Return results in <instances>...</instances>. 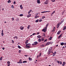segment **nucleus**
Masks as SVG:
<instances>
[{
    "label": "nucleus",
    "mask_w": 66,
    "mask_h": 66,
    "mask_svg": "<svg viewBox=\"0 0 66 66\" xmlns=\"http://www.w3.org/2000/svg\"><path fill=\"white\" fill-rule=\"evenodd\" d=\"M52 2H54L55 1V0H51Z\"/></svg>",
    "instance_id": "c9c22d12"
},
{
    "label": "nucleus",
    "mask_w": 66,
    "mask_h": 66,
    "mask_svg": "<svg viewBox=\"0 0 66 66\" xmlns=\"http://www.w3.org/2000/svg\"><path fill=\"white\" fill-rule=\"evenodd\" d=\"M45 18V16H43L42 18H41V19H44V18Z\"/></svg>",
    "instance_id": "2f4dec72"
},
{
    "label": "nucleus",
    "mask_w": 66,
    "mask_h": 66,
    "mask_svg": "<svg viewBox=\"0 0 66 66\" xmlns=\"http://www.w3.org/2000/svg\"><path fill=\"white\" fill-rule=\"evenodd\" d=\"M56 62H57L58 63V64H60V65H62V61H59V60H57L56 61Z\"/></svg>",
    "instance_id": "f257e3e1"
},
{
    "label": "nucleus",
    "mask_w": 66,
    "mask_h": 66,
    "mask_svg": "<svg viewBox=\"0 0 66 66\" xmlns=\"http://www.w3.org/2000/svg\"><path fill=\"white\" fill-rule=\"evenodd\" d=\"M47 27H45V29H44L43 30H42V31H44V32H45L46 31V29H47Z\"/></svg>",
    "instance_id": "9d476101"
},
{
    "label": "nucleus",
    "mask_w": 66,
    "mask_h": 66,
    "mask_svg": "<svg viewBox=\"0 0 66 66\" xmlns=\"http://www.w3.org/2000/svg\"><path fill=\"white\" fill-rule=\"evenodd\" d=\"M26 45H27V46H30V45H31V44H30V43H28V44H26Z\"/></svg>",
    "instance_id": "b1692460"
},
{
    "label": "nucleus",
    "mask_w": 66,
    "mask_h": 66,
    "mask_svg": "<svg viewBox=\"0 0 66 66\" xmlns=\"http://www.w3.org/2000/svg\"><path fill=\"white\" fill-rule=\"evenodd\" d=\"M51 44V42H48L45 45L46 46H48L50 44Z\"/></svg>",
    "instance_id": "f03ea898"
},
{
    "label": "nucleus",
    "mask_w": 66,
    "mask_h": 66,
    "mask_svg": "<svg viewBox=\"0 0 66 66\" xmlns=\"http://www.w3.org/2000/svg\"><path fill=\"white\" fill-rule=\"evenodd\" d=\"M18 48H19V49H21V47H20L19 45L18 46Z\"/></svg>",
    "instance_id": "e433bc0d"
},
{
    "label": "nucleus",
    "mask_w": 66,
    "mask_h": 66,
    "mask_svg": "<svg viewBox=\"0 0 66 66\" xmlns=\"http://www.w3.org/2000/svg\"><path fill=\"white\" fill-rule=\"evenodd\" d=\"M2 57L1 56L0 59V60L1 61H2Z\"/></svg>",
    "instance_id": "a19ab883"
},
{
    "label": "nucleus",
    "mask_w": 66,
    "mask_h": 66,
    "mask_svg": "<svg viewBox=\"0 0 66 66\" xmlns=\"http://www.w3.org/2000/svg\"><path fill=\"white\" fill-rule=\"evenodd\" d=\"M26 48H30V46L29 45H26Z\"/></svg>",
    "instance_id": "6ab92c4d"
},
{
    "label": "nucleus",
    "mask_w": 66,
    "mask_h": 66,
    "mask_svg": "<svg viewBox=\"0 0 66 66\" xmlns=\"http://www.w3.org/2000/svg\"><path fill=\"white\" fill-rule=\"evenodd\" d=\"M12 42L13 44H14V41L13 40H12Z\"/></svg>",
    "instance_id": "37998d69"
},
{
    "label": "nucleus",
    "mask_w": 66,
    "mask_h": 66,
    "mask_svg": "<svg viewBox=\"0 0 66 66\" xmlns=\"http://www.w3.org/2000/svg\"><path fill=\"white\" fill-rule=\"evenodd\" d=\"M22 7V5H21L20 6V7Z\"/></svg>",
    "instance_id": "e2e57ef3"
},
{
    "label": "nucleus",
    "mask_w": 66,
    "mask_h": 66,
    "mask_svg": "<svg viewBox=\"0 0 66 66\" xmlns=\"http://www.w3.org/2000/svg\"><path fill=\"white\" fill-rule=\"evenodd\" d=\"M61 23H62V22H59L58 24H59V25H60V24H61Z\"/></svg>",
    "instance_id": "c03bdc74"
},
{
    "label": "nucleus",
    "mask_w": 66,
    "mask_h": 66,
    "mask_svg": "<svg viewBox=\"0 0 66 66\" xmlns=\"http://www.w3.org/2000/svg\"><path fill=\"white\" fill-rule=\"evenodd\" d=\"M21 50H20L19 51V53H21Z\"/></svg>",
    "instance_id": "7c9ffc66"
},
{
    "label": "nucleus",
    "mask_w": 66,
    "mask_h": 66,
    "mask_svg": "<svg viewBox=\"0 0 66 66\" xmlns=\"http://www.w3.org/2000/svg\"><path fill=\"white\" fill-rule=\"evenodd\" d=\"M11 7L12 9H14V6L13 5H12Z\"/></svg>",
    "instance_id": "864d4df0"
},
{
    "label": "nucleus",
    "mask_w": 66,
    "mask_h": 66,
    "mask_svg": "<svg viewBox=\"0 0 66 66\" xmlns=\"http://www.w3.org/2000/svg\"><path fill=\"white\" fill-rule=\"evenodd\" d=\"M35 44L34 43L33 44H32V45H33V46H34L35 45Z\"/></svg>",
    "instance_id": "69168bd1"
},
{
    "label": "nucleus",
    "mask_w": 66,
    "mask_h": 66,
    "mask_svg": "<svg viewBox=\"0 0 66 66\" xmlns=\"http://www.w3.org/2000/svg\"><path fill=\"white\" fill-rule=\"evenodd\" d=\"M52 37H51L49 38V40H51L52 39Z\"/></svg>",
    "instance_id": "72a5a7b5"
},
{
    "label": "nucleus",
    "mask_w": 66,
    "mask_h": 66,
    "mask_svg": "<svg viewBox=\"0 0 66 66\" xmlns=\"http://www.w3.org/2000/svg\"><path fill=\"white\" fill-rule=\"evenodd\" d=\"M20 8L21 9H23V7H20Z\"/></svg>",
    "instance_id": "bf43d9fd"
},
{
    "label": "nucleus",
    "mask_w": 66,
    "mask_h": 66,
    "mask_svg": "<svg viewBox=\"0 0 66 66\" xmlns=\"http://www.w3.org/2000/svg\"><path fill=\"white\" fill-rule=\"evenodd\" d=\"M42 56V53H40L39 54V56L40 57V56Z\"/></svg>",
    "instance_id": "f704fd0d"
},
{
    "label": "nucleus",
    "mask_w": 66,
    "mask_h": 66,
    "mask_svg": "<svg viewBox=\"0 0 66 66\" xmlns=\"http://www.w3.org/2000/svg\"><path fill=\"white\" fill-rule=\"evenodd\" d=\"M47 39H45L44 41V43H45V42H46V41H47Z\"/></svg>",
    "instance_id": "603ef678"
},
{
    "label": "nucleus",
    "mask_w": 66,
    "mask_h": 66,
    "mask_svg": "<svg viewBox=\"0 0 66 66\" xmlns=\"http://www.w3.org/2000/svg\"><path fill=\"white\" fill-rule=\"evenodd\" d=\"M29 60V61H32V58L30 57H29L28 58Z\"/></svg>",
    "instance_id": "2eb2a0df"
},
{
    "label": "nucleus",
    "mask_w": 66,
    "mask_h": 66,
    "mask_svg": "<svg viewBox=\"0 0 66 66\" xmlns=\"http://www.w3.org/2000/svg\"><path fill=\"white\" fill-rule=\"evenodd\" d=\"M55 29H54V28L53 29V30L52 31V32H53V31H54Z\"/></svg>",
    "instance_id": "de8ad7c7"
},
{
    "label": "nucleus",
    "mask_w": 66,
    "mask_h": 66,
    "mask_svg": "<svg viewBox=\"0 0 66 66\" xmlns=\"http://www.w3.org/2000/svg\"><path fill=\"white\" fill-rule=\"evenodd\" d=\"M31 12H32V10H30V11L28 12V14H30V13H31Z\"/></svg>",
    "instance_id": "4be33fe9"
},
{
    "label": "nucleus",
    "mask_w": 66,
    "mask_h": 66,
    "mask_svg": "<svg viewBox=\"0 0 66 66\" xmlns=\"http://www.w3.org/2000/svg\"><path fill=\"white\" fill-rule=\"evenodd\" d=\"M63 35V34H61L59 36L61 37Z\"/></svg>",
    "instance_id": "a18cd8bd"
},
{
    "label": "nucleus",
    "mask_w": 66,
    "mask_h": 66,
    "mask_svg": "<svg viewBox=\"0 0 66 66\" xmlns=\"http://www.w3.org/2000/svg\"><path fill=\"white\" fill-rule=\"evenodd\" d=\"M37 3H38V4H39L40 3V0H37Z\"/></svg>",
    "instance_id": "6e6552de"
},
{
    "label": "nucleus",
    "mask_w": 66,
    "mask_h": 66,
    "mask_svg": "<svg viewBox=\"0 0 66 66\" xmlns=\"http://www.w3.org/2000/svg\"><path fill=\"white\" fill-rule=\"evenodd\" d=\"M39 17V16H37V15L35 16V18H38V17Z\"/></svg>",
    "instance_id": "393cba45"
},
{
    "label": "nucleus",
    "mask_w": 66,
    "mask_h": 66,
    "mask_svg": "<svg viewBox=\"0 0 66 66\" xmlns=\"http://www.w3.org/2000/svg\"><path fill=\"white\" fill-rule=\"evenodd\" d=\"M52 49H51L50 48L48 50V51H49V52H51V51H52Z\"/></svg>",
    "instance_id": "4468645a"
},
{
    "label": "nucleus",
    "mask_w": 66,
    "mask_h": 66,
    "mask_svg": "<svg viewBox=\"0 0 66 66\" xmlns=\"http://www.w3.org/2000/svg\"><path fill=\"white\" fill-rule=\"evenodd\" d=\"M64 19H63L61 21V23H63V22H64Z\"/></svg>",
    "instance_id": "bb28decb"
},
{
    "label": "nucleus",
    "mask_w": 66,
    "mask_h": 66,
    "mask_svg": "<svg viewBox=\"0 0 66 66\" xmlns=\"http://www.w3.org/2000/svg\"><path fill=\"white\" fill-rule=\"evenodd\" d=\"M11 0H9L7 2L8 3H10L11 2Z\"/></svg>",
    "instance_id": "cd10ccee"
},
{
    "label": "nucleus",
    "mask_w": 66,
    "mask_h": 66,
    "mask_svg": "<svg viewBox=\"0 0 66 66\" xmlns=\"http://www.w3.org/2000/svg\"><path fill=\"white\" fill-rule=\"evenodd\" d=\"M42 21V19H40L39 20V22H41Z\"/></svg>",
    "instance_id": "8fccbe9b"
},
{
    "label": "nucleus",
    "mask_w": 66,
    "mask_h": 66,
    "mask_svg": "<svg viewBox=\"0 0 66 66\" xmlns=\"http://www.w3.org/2000/svg\"><path fill=\"white\" fill-rule=\"evenodd\" d=\"M49 2V1L48 0H46V1L44 2L45 4H47Z\"/></svg>",
    "instance_id": "7ed1b4c3"
},
{
    "label": "nucleus",
    "mask_w": 66,
    "mask_h": 66,
    "mask_svg": "<svg viewBox=\"0 0 66 66\" xmlns=\"http://www.w3.org/2000/svg\"><path fill=\"white\" fill-rule=\"evenodd\" d=\"M60 44L61 46H63L64 45V43L62 42Z\"/></svg>",
    "instance_id": "a211bd4d"
},
{
    "label": "nucleus",
    "mask_w": 66,
    "mask_h": 66,
    "mask_svg": "<svg viewBox=\"0 0 66 66\" xmlns=\"http://www.w3.org/2000/svg\"><path fill=\"white\" fill-rule=\"evenodd\" d=\"M28 42H29L28 40H27L26 41L25 44H28Z\"/></svg>",
    "instance_id": "dca6fc26"
},
{
    "label": "nucleus",
    "mask_w": 66,
    "mask_h": 66,
    "mask_svg": "<svg viewBox=\"0 0 66 66\" xmlns=\"http://www.w3.org/2000/svg\"><path fill=\"white\" fill-rule=\"evenodd\" d=\"M20 28L21 30H23V29H24V27H23V26H21L20 27Z\"/></svg>",
    "instance_id": "0eeeda50"
},
{
    "label": "nucleus",
    "mask_w": 66,
    "mask_h": 66,
    "mask_svg": "<svg viewBox=\"0 0 66 66\" xmlns=\"http://www.w3.org/2000/svg\"><path fill=\"white\" fill-rule=\"evenodd\" d=\"M61 32V30L59 31L57 33V34H58V35H59L60 34V33Z\"/></svg>",
    "instance_id": "1a4fd4ad"
},
{
    "label": "nucleus",
    "mask_w": 66,
    "mask_h": 66,
    "mask_svg": "<svg viewBox=\"0 0 66 66\" xmlns=\"http://www.w3.org/2000/svg\"><path fill=\"white\" fill-rule=\"evenodd\" d=\"M19 20V19H16V21H18Z\"/></svg>",
    "instance_id": "680f3d73"
},
{
    "label": "nucleus",
    "mask_w": 66,
    "mask_h": 66,
    "mask_svg": "<svg viewBox=\"0 0 66 66\" xmlns=\"http://www.w3.org/2000/svg\"><path fill=\"white\" fill-rule=\"evenodd\" d=\"M56 52L55 51L54 53H52V55H54V56H55V54H56Z\"/></svg>",
    "instance_id": "20e7f679"
},
{
    "label": "nucleus",
    "mask_w": 66,
    "mask_h": 66,
    "mask_svg": "<svg viewBox=\"0 0 66 66\" xmlns=\"http://www.w3.org/2000/svg\"><path fill=\"white\" fill-rule=\"evenodd\" d=\"M39 34V32H38L37 33V34L38 35V34Z\"/></svg>",
    "instance_id": "052dcab7"
},
{
    "label": "nucleus",
    "mask_w": 66,
    "mask_h": 66,
    "mask_svg": "<svg viewBox=\"0 0 66 66\" xmlns=\"http://www.w3.org/2000/svg\"><path fill=\"white\" fill-rule=\"evenodd\" d=\"M31 16V14H29L27 15V18H29V17H30Z\"/></svg>",
    "instance_id": "9b49d317"
},
{
    "label": "nucleus",
    "mask_w": 66,
    "mask_h": 66,
    "mask_svg": "<svg viewBox=\"0 0 66 66\" xmlns=\"http://www.w3.org/2000/svg\"><path fill=\"white\" fill-rule=\"evenodd\" d=\"M4 35V34L3 33H2V36H3Z\"/></svg>",
    "instance_id": "3c124183"
},
{
    "label": "nucleus",
    "mask_w": 66,
    "mask_h": 66,
    "mask_svg": "<svg viewBox=\"0 0 66 66\" xmlns=\"http://www.w3.org/2000/svg\"><path fill=\"white\" fill-rule=\"evenodd\" d=\"M60 27V25L58 24L57 26V28H59V27Z\"/></svg>",
    "instance_id": "c85d7f7f"
},
{
    "label": "nucleus",
    "mask_w": 66,
    "mask_h": 66,
    "mask_svg": "<svg viewBox=\"0 0 66 66\" xmlns=\"http://www.w3.org/2000/svg\"><path fill=\"white\" fill-rule=\"evenodd\" d=\"M4 49H5L4 47H3L2 48L3 50H4Z\"/></svg>",
    "instance_id": "774afa93"
},
{
    "label": "nucleus",
    "mask_w": 66,
    "mask_h": 66,
    "mask_svg": "<svg viewBox=\"0 0 66 66\" xmlns=\"http://www.w3.org/2000/svg\"><path fill=\"white\" fill-rule=\"evenodd\" d=\"M27 61H23V63H27Z\"/></svg>",
    "instance_id": "473e14b6"
},
{
    "label": "nucleus",
    "mask_w": 66,
    "mask_h": 66,
    "mask_svg": "<svg viewBox=\"0 0 66 66\" xmlns=\"http://www.w3.org/2000/svg\"><path fill=\"white\" fill-rule=\"evenodd\" d=\"M30 26V25H29L27 27V28L28 29H29V27Z\"/></svg>",
    "instance_id": "58836bf2"
},
{
    "label": "nucleus",
    "mask_w": 66,
    "mask_h": 66,
    "mask_svg": "<svg viewBox=\"0 0 66 66\" xmlns=\"http://www.w3.org/2000/svg\"><path fill=\"white\" fill-rule=\"evenodd\" d=\"M38 21H39V20L38 19H37L36 21L35 22H38Z\"/></svg>",
    "instance_id": "c756f323"
},
{
    "label": "nucleus",
    "mask_w": 66,
    "mask_h": 66,
    "mask_svg": "<svg viewBox=\"0 0 66 66\" xmlns=\"http://www.w3.org/2000/svg\"><path fill=\"white\" fill-rule=\"evenodd\" d=\"M49 11H43L41 12V13H49Z\"/></svg>",
    "instance_id": "423d86ee"
},
{
    "label": "nucleus",
    "mask_w": 66,
    "mask_h": 66,
    "mask_svg": "<svg viewBox=\"0 0 66 66\" xmlns=\"http://www.w3.org/2000/svg\"><path fill=\"white\" fill-rule=\"evenodd\" d=\"M34 44L35 45H37V44H38V42H34Z\"/></svg>",
    "instance_id": "f8f14e48"
},
{
    "label": "nucleus",
    "mask_w": 66,
    "mask_h": 66,
    "mask_svg": "<svg viewBox=\"0 0 66 66\" xmlns=\"http://www.w3.org/2000/svg\"><path fill=\"white\" fill-rule=\"evenodd\" d=\"M38 41L39 42H40L42 41L41 39H38Z\"/></svg>",
    "instance_id": "412c9836"
},
{
    "label": "nucleus",
    "mask_w": 66,
    "mask_h": 66,
    "mask_svg": "<svg viewBox=\"0 0 66 66\" xmlns=\"http://www.w3.org/2000/svg\"><path fill=\"white\" fill-rule=\"evenodd\" d=\"M13 4H16V1L14 2Z\"/></svg>",
    "instance_id": "4d7b16f0"
},
{
    "label": "nucleus",
    "mask_w": 66,
    "mask_h": 66,
    "mask_svg": "<svg viewBox=\"0 0 66 66\" xmlns=\"http://www.w3.org/2000/svg\"><path fill=\"white\" fill-rule=\"evenodd\" d=\"M35 33H33V34H32V35H35Z\"/></svg>",
    "instance_id": "338daca9"
},
{
    "label": "nucleus",
    "mask_w": 66,
    "mask_h": 66,
    "mask_svg": "<svg viewBox=\"0 0 66 66\" xmlns=\"http://www.w3.org/2000/svg\"><path fill=\"white\" fill-rule=\"evenodd\" d=\"M12 20L13 21V20H14V18H12Z\"/></svg>",
    "instance_id": "5fc2aeb1"
},
{
    "label": "nucleus",
    "mask_w": 66,
    "mask_h": 66,
    "mask_svg": "<svg viewBox=\"0 0 66 66\" xmlns=\"http://www.w3.org/2000/svg\"><path fill=\"white\" fill-rule=\"evenodd\" d=\"M15 38H16V39H18V37L17 36H15Z\"/></svg>",
    "instance_id": "13d9d810"
},
{
    "label": "nucleus",
    "mask_w": 66,
    "mask_h": 66,
    "mask_svg": "<svg viewBox=\"0 0 66 66\" xmlns=\"http://www.w3.org/2000/svg\"><path fill=\"white\" fill-rule=\"evenodd\" d=\"M49 25V23H48L46 25V27L47 28V27H48V25Z\"/></svg>",
    "instance_id": "79ce46f5"
},
{
    "label": "nucleus",
    "mask_w": 66,
    "mask_h": 66,
    "mask_svg": "<svg viewBox=\"0 0 66 66\" xmlns=\"http://www.w3.org/2000/svg\"><path fill=\"white\" fill-rule=\"evenodd\" d=\"M44 40H45V39L44 38H42L41 39V41H42V42H44Z\"/></svg>",
    "instance_id": "5701e85b"
},
{
    "label": "nucleus",
    "mask_w": 66,
    "mask_h": 66,
    "mask_svg": "<svg viewBox=\"0 0 66 66\" xmlns=\"http://www.w3.org/2000/svg\"><path fill=\"white\" fill-rule=\"evenodd\" d=\"M10 66V64H8L7 65V66Z\"/></svg>",
    "instance_id": "0e129e2a"
},
{
    "label": "nucleus",
    "mask_w": 66,
    "mask_h": 66,
    "mask_svg": "<svg viewBox=\"0 0 66 66\" xmlns=\"http://www.w3.org/2000/svg\"><path fill=\"white\" fill-rule=\"evenodd\" d=\"M37 38H41V36L40 35H38L37 36Z\"/></svg>",
    "instance_id": "f3484780"
},
{
    "label": "nucleus",
    "mask_w": 66,
    "mask_h": 66,
    "mask_svg": "<svg viewBox=\"0 0 66 66\" xmlns=\"http://www.w3.org/2000/svg\"><path fill=\"white\" fill-rule=\"evenodd\" d=\"M23 14H21L19 15V16H23Z\"/></svg>",
    "instance_id": "a878e982"
},
{
    "label": "nucleus",
    "mask_w": 66,
    "mask_h": 66,
    "mask_svg": "<svg viewBox=\"0 0 66 66\" xmlns=\"http://www.w3.org/2000/svg\"><path fill=\"white\" fill-rule=\"evenodd\" d=\"M51 53V52H49V51H48V54H50V53Z\"/></svg>",
    "instance_id": "4c0bfd02"
},
{
    "label": "nucleus",
    "mask_w": 66,
    "mask_h": 66,
    "mask_svg": "<svg viewBox=\"0 0 66 66\" xmlns=\"http://www.w3.org/2000/svg\"><path fill=\"white\" fill-rule=\"evenodd\" d=\"M7 63L8 64H10V62L9 61H8L7 62Z\"/></svg>",
    "instance_id": "ea45409f"
},
{
    "label": "nucleus",
    "mask_w": 66,
    "mask_h": 66,
    "mask_svg": "<svg viewBox=\"0 0 66 66\" xmlns=\"http://www.w3.org/2000/svg\"><path fill=\"white\" fill-rule=\"evenodd\" d=\"M63 35V34H61L59 36L61 37Z\"/></svg>",
    "instance_id": "49530a36"
},
{
    "label": "nucleus",
    "mask_w": 66,
    "mask_h": 66,
    "mask_svg": "<svg viewBox=\"0 0 66 66\" xmlns=\"http://www.w3.org/2000/svg\"><path fill=\"white\" fill-rule=\"evenodd\" d=\"M66 29V26H64L63 28V31H64L65 29Z\"/></svg>",
    "instance_id": "aec40b11"
},
{
    "label": "nucleus",
    "mask_w": 66,
    "mask_h": 66,
    "mask_svg": "<svg viewBox=\"0 0 66 66\" xmlns=\"http://www.w3.org/2000/svg\"><path fill=\"white\" fill-rule=\"evenodd\" d=\"M55 13V11L53 12L52 14V15H53V14H54V13Z\"/></svg>",
    "instance_id": "09e8293b"
},
{
    "label": "nucleus",
    "mask_w": 66,
    "mask_h": 66,
    "mask_svg": "<svg viewBox=\"0 0 66 66\" xmlns=\"http://www.w3.org/2000/svg\"><path fill=\"white\" fill-rule=\"evenodd\" d=\"M19 62L20 63H22V60L21 59L20 60Z\"/></svg>",
    "instance_id": "ddd939ff"
},
{
    "label": "nucleus",
    "mask_w": 66,
    "mask_h": 66,
    "mask_svg": "<svg viewBox=\"0 0 66 66\" xmlns=\"http://www.w3.org/2000/svg\"><path fill=\"white\" fill-rule=\"evenodd\" d=\"M60 37H61L59 36L58 37V39H59V38H60Z\"/></svg>",
    "instance_id": "6e6d98bb"
},
{
    "label": "nucleus",
    "mask_w": 66,
    "mask_h": 66,
    "mask_svg": "<svg viewBox=\"0 0 66 66\" xmlns=\"http://www.w3.org/2000/svg\"><path fill=\"white\" fill-rule=\"evenodd\" d=\"M65 64H66V62H65V61H63L62 63V66H65Z\"/></svg>",
    "instance_id": "39448f33"
}]
</instances>
